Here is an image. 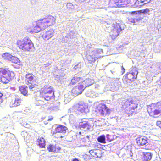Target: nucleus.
I'll use <instances>...</instances> for the list:
<instances>
[{
    "label": "nucleus",
    "mask_w": 161,
    "mask_h": 161,
    "mask_svg": "<svg viewBox=\"0 0 161 161\" xmlns=\"http://www.w3.org/2000/svg\"><path fill=\"white\" fill-rule=\"evenodd\" d=\"M148 140L147 137L144 136H140L136 139V141L137 144L138 146H143L147 144L148 142Z\"/></svg>",
    "instance_id": "obj_12"
},
{
    "label": "nucleus",
    "mask_w": 161,
    "mask_h": 161,
    "mask_svg": "<svg viewBox=\"0 0 161 161\" xmlns=\"http://www.w3.org/2000/svg\"><path fill=\"white\" fill-rule=\"evenodd\" d=\"M69 96V95H65L64 102H65V103H68L71 100L70 98H68V97Z\"/></svg>",
    "instance_id": "obj_43"
},
{
    "label": "nucleus",
    "mask_w": 161,
    "mask_h": 161,
    "mask_svg": "<svg viewBox=\"0 0 161 161\" xmlns=\"http://www.w3.org/2000/svg\"><path fill=\"white\" fill-rule=\"evenodd\" d=\"M86 0H79V1L80 2H84Z\"/></svg>",
    "instance_id": "obj_58"
},
{
    "label": "nucleus",
    "mask_w": 161,
    "mask_h": 161,
    "mask_svg": "<svg viewBox=\"0 0 161 161\" xmlns=\"http://www.w3.org/2000/svg\"><path fill=\"white\" fill-rule=\"evenodd\" d=\"M153 112L155 115L159 114L161 113V110L158 108L157 109L154 110Z\"/></svg>",
    "instance_id": "obj_42"
},
{
    "label": "nucleus",
    "mask_w": 161,
    "mask_h": 161,
    "mask_svg": "<svg viewBox=\"0 0 161 161\" xmlns=\"http://www.w3.org/2000/svg\"><path fill=\"white\" fill-rule=\"evenodd\" d=\"M123 29L120 24L117 22L114 23L110 33L112 39L113 40L115 39L119 35L120 32Z\"/></svg>",
    "instance_id": "obj_9"
},
{
    "label": "nucleus",
    "mask_w": 161,
    "mask_h": 161,
    "mask_svg": "<svg viewBox=\"0 0 161 161\" xmlns=\"http://www.w3.org/2000/svg\"><path fill=\"white\" fill-rule=\"evenodd\" d=\"M95 111L98 116H105L108 115L110 113L111 110L105 104H100L97 107Z\"/></svg>",
    "instance_id": "obj_6"
},
{
    "label": "nucleus",
    "mask_w": 161,
    "mask_h": 161,
    "mask_svg": "<svg viewBox=\"0 0 161 161\" xmlns=\"http://www.w3.org/2000/svg\"><path fill=\"white\" fill-rule=\"evenodd\" d=\"M28 83L27 84L28 87L29 89H31L34 88L35 86V85H36V82H28Z\"/></svg>",
    "instance_id": "obj_38"
},
{
    "label": "nucleus",
    "mask_w": 161,
    "mask_h": 161,
    "mask_svg": "<svg viewBox=\"0 0 161 161\" xmlns=\"http://www.w3.org/2000/svg\"><path fill=\"white\" fill-rule=\"evenodd\" d=\"M97 140L99 142L103 143H106L105 137L104 135H102L98 137Z\"/></svg>",
    "instance_id": "obj_30"
},
{
    "label": "nucleus",
    "mask_w": 161,
    "mask_h": 161,
    "mask_svg": "<svg viewBox=\"0 0 161 161\" xmlns=\"http://www.w3.org/2000/svg\"><path fill=\"white\" fill-rule=\"evenodd\" d=\"M152 69H153V71L157 72H160V70H161V63H158L156 64H154L152 65L150 67Z\"/></svg>",
    "instance_id": "obj_25"
},
{
    "label": "nucleus",
    "mask_w": 161,
    "mask_h": 161,
    "mask_svg": "<svg viewBox=\"0 0 161 161\" xmlns=\"http://www.w3.org/2000/svg\"><path fill=\"white\" fill-rule=\"evenodd\" d=\"M40 97L41 99L38 100V102L42 104L44 103V100L49 101L54 98L55 97L54 89L49 85L45 86L40 91Z\"/></svg>",
    "instance_id": "obj_2"
},
{
    "label": "nucleus",
    "mask_w": 161,
    "mask_h": 161,
    "mask_svg": "<svg viewBox=\"0 0 161 161\" xmlns=\"http://www.w3.org/2000/svg\"><path fill=\"white\" fill-rule=\"evenodd\" d=\"M149 11L148 9H146L144 10V12H147Z\"/></svg>",
    "instance_id": "obj_53"
},
{
    "label": "nucleus",
    "mask_w": 161,
    "mask_h": 161,
    "mask_svg": "<svg viewBox=\"0 0 161 161\" xmlns=\"http://www.w3.org/2000/svg\"><path fill=\"white\" fill-rule=\"evenodd\" d=\"M98 85H97V86H95V88H97V87H98Z\"/></svg>",
    "instance_id": "obj_61"
},
{
    "label": "nucleus",
    "mask_w": 161,
    "mask_h": 161,
    "mask_svg": "<svg viewBox=\"0 0 161 161\" xmlns=\"http://www.w3.org/2000/svg\"><path fill=\"white\" fill-rule=\"evenodd\" d=\"M54 32V30L53 29H50L44 34L42 37L45 40H48L53 36Z\"/></svg>",
    "instance_id": "obj_19"
},
{
    "label": "nucleus",
    "mask_w": 161,
    "mask_h": 161,
    "mask_svg": "<svg viewBox=\"0 0 161 161\" xmlns=\"http://www.w3.org/2000/svg\"><path fill=\"white\" fill-rule=\"evenodd\" d=\"M87 58L89 63H94L97 59L93 54H92L91 53L90 54L87 56Z\"/></svg>",
    "instance_id": "obj_29"
},
{
    "label": "nucleus",
    "mask_w": 161,
    "mask_h": 161,
    "mask_svg": "<svg viewBox=\"0 0 161 161\" xmlns=\"http://www.w3.org/2000/svg\"><path fill=\"white\" fill-rule=\"evenodd\" d=\"M138 72L136 67H133L131 69L130 72H128L125 76L127 79V82L133 81L137 77Z\"/></svg>",
    "instance_id": "obj_11"
},
{
    "label": "nucleus",
    "mask_w": 161,
    "mask_h": 161,
    "mask_svg": "<svg viewBox=\"0 0 161 161\" xmlns=\"http://www.w3.org/2000/svg\"><path fill=\"white\" fill-rule=\"evenodd\" d=\"M25 110H24V112H23V113H24V114H25V113L24 112H25Z\"/></svg>",
    "instance_id": "obj_64"
},
{
    "label": "nucleus",
    "mask_w": 161,
    "mask_h": 161,
    "mask_svg": "<svg viewBox=\"0 0 161 161\" xmlns=\"http://www.w3.org/2000/svg\"><path fill=\"white\" fill-rule=\"evenodd\" d=\"M72 161H79L77 158H74L72 159Z\"/></svg>",
    "instance_id": "obj_54"
},
{
    "label": "nucleus",
    "mask_w": 161,
    "mask_h": 161,
    "mask_svg": "<svg viewBox=\"0 0 161 161\" xmlns=\"http://www.w3.org/2000/svg\"><path fill=\"white\" fill-rule=\"evenodd\" d=\"M98 93H97L95 92H92L91 95H89L88 94H87V96L88 97H92L93 98L96 97H98Z\"/></svg>",
    "instance_id": "obj_41"
},
{
    "label": "nucleus",
    "mask_w": 161,
    "mask_h": 161,
    "mask_svg": "<svg viewBox=\"0 0 161 161\" xmlns=\"http://www.w3.org/2000/svg\"><path fill=\"white\" fill-rule=\"evenodd\" d=\"M91 53L92 54H93L97 59H98L103 56L101 55L103 53V50L101 49L94 50Z\"/></svg>",
    "instance_id": "obj_20"
},
{
    "label": "nucleus",
    "mask_w": 161,
    "mask_h": 161,
    "mask_svg": "<svg viewBox=\"0 0 161 161\" xmlns=\"http://www.w3.org/2000/svg\"><path fill=\"white\" fill-rule=\"evenodd\" d=\"M12 74L13 73L7 69H0V81L5 84L8 83L11 80Z\"/></svg>",
    "instance_id": "obj_5"
},
{
    "label": "nucleus",
    "mask_w": 161,
    "mask_h": 161,
    "mask_svg": "<svg viewBox=\"0 0 161 161\" xmlns=\"http://www.w3.org/2000/svg\"><path fill=\"white\" fill-rule=\"evenodd\" d=\"M155 106L161 110V101L156 103L155 105Z\"/></svg>",
    "instance_id": "obj_45"
},
{
    "label": "nucleus",
    "mask_w": 161,
    "mask_h": 161,
    "mask_svg": "<svg viewBox=\"0 0 161 161\" xmlns=\"http://www.w3.org/2000/svg\"><path fill=\"white\" fill-rule=\"evenodd\" d=\"M47 148L49 151L53 152H58L61 149L60 147H57L55 145L53 144L49 145Z\"/></svg>",
    "instance_id": "obj_26"
},
{
    "label": "nucleus",
    "mask_w": 161,
    "mask_h": 161,
    "mask_svg": "<svg viewBox=\"0 0 161 161\" xmlns=\"http://www.w3.org/2000/svg\"><path fill=\"white\" fill-rule=\"evenodd\" d=\"M153 161H160V160L159 158H156Z\"/></svg>",
    "instance_id": "obj_52"
},
{
    "label": "nucleus",
    "mask_w": 161,
    "mask_h": 161,
    "mask_svg": "<svg viewBox=\"0 0 161 161\" xmlns=\"http://www.w3.org/2000/svg\"><path fill=\"white\" fill-rule=\"evenodd\" d=\"M39 161H50V159L48 157H44L43 156H41L40 158Z\"/></svg>",
    "instance_id": "obj_36"
},
{
    "label": "nucleus",
    "mask_w": 161,
    "mask_h": 161,
    "mask_svg": "<svg viewBox=\"0 0 161 161\" xmlns=\"http://www.w3.org/2000/svg\"><path fill=\"white\" fill-rule=\"evenodd\" d=\"M151 0H141L140 1H142L144 4H145L149 2Z\"/></svg>",
    "instance_id": "obj_47"
},
{
    "label": "nucleus",
    "mask_w": 161,
    "mask_h": 161,
    "mask_svg": "<svg viewBox=\"0 0 161 161\" xmlns=\"http://www.w3.org/2000/svg\"><path fill=\"white\" fill-rule=\"evenodd\" d=\"M3 96V94L0 92V103H1L3 101V99L2 98Z\"/></svg>",
    "instance_id": "obj_48"
},
{
    "label": "nucleus",
    "mask_w": 161,
    "mask_h": 161,
    "mask_svg": "<svg viewBox=\"0 0 161 161\" xmlns=\"http://www.w3.org/2000/svg\"><path fill=\"white\" fill-rule=\"evenodd\" d=\"M142 159L144 160L148 161L152 158L153 154L151 153L143 152Z\"/></svg>",
    "instance_id": "obj_24"
},
{
    "label": "nucleus",
    "mask_w": 161,
    "mask_h": 161,
    "mask_svg": "<svg viewBox=\"0 0 161 161\" xmlns=\"http://www.w3.org/2000/svg\"><path fill=\"white\" fill-rule=\"evenodd\" d=\"M122 69V74H123L125 72V69L123 68V66H122V69Z\"/></svg>",
    "instance_id": "obj_51"
},
{
    "label": "nucleus",
    "mask_w": 161,
    "mask_h": 161,
    "mask_svg": "<svg viewBox=\"0 0 161 161\" xmlns=\"http://www.w3.org/2000/svg\"><path fill=\"white\" fill-rule=\"evenodd\" d=\"M68 130L67 128L64 126L62 125H59L55 128V130L56 132H61L65 133Z\"/></svg>",
    "instance_id": "obj_22"
},
{
    "label": "nucleus",
    "mask_w": 161,
    "mask_h": 161,
    "mask_svg": "<svg viewBox=\"0 0 161 161\" xmlns=\"http://www.w3.org/2000/svg\"><path fill=\"white\" fill-rule=\"evenodd\" d=\"M109 136V135L108 134H107L106 136H107V137H108Z\"/></svg>",
    "instance_id": "obj_62"
},
{
    "label": "nucleus",
    "mask_w": 161,
    "mask_h": 161,
    "mask_svg": "<svg viewBox=\"0 0 161 161\" xmlns=\"http://www.w3.org/2000/svg\"><path fill=\"white\" fill-rule=\"evenodd\" d=\"M130 156H132V153L131 152H130Z\"/></svg>",
    "instance_id": "obj_59"
},
{
    "label": "nucleus",
    "mask_w": 161,
    "mask_h": 161,
    "mask_svg": "<svg viewBox=\"0 0 161 161\" xmlns=\"http://www.w3.org/2000/svg\"><path fill=\"white\" fill-rule=\"evenodd\" d=\"M138 104L133 100H128L122 104V108L124 109L126 114H132L136 113Z\"/></svg>",
    "instance_id": "obj_4"
},
{
    "label": "nucleus",
    "mask_w": 161,
    "mask_h": 161,
    "mask_svg": "<svg viewBox=\"0 0 161 161\" xmlns=\"http://www.w3.org/2000/svg\"><path fill=\"white\" fill-rule=\"evenodd\" d=\"M81 140L84 143L86 142H89L90 141L89 136H85L81 138Z\"/></svg>",
    "instance_id": "obj_39"
},
{
    "label": "nucleus",
    "mask_w": 161,
    "mask_h": 161,
    "mask_svg": "<svg viewBox=\"0 0 161 161\" xmlns=\"http://www.w3.org/2000/svg\"><path fill=\"white\" fill-rule=\"evenodd\" d=\"M113 1V5H111V2L109 3L110 7H116V6L126 5L130 2V0H114Z\"/></svg>",
    "instance_id": "obj_13"
},
{
    "label": "nucleus",
    "mask_w": 161,
    "mask_h": 161,
    "mask_svg": "<svg viewBox=\"0 0 161 161\" xmlns=\"http://www.w3.org/2000/svg\"><path fill=\"white\" fill-rule=\"evenodd\" d=\"M22 99L21 97L17 96L15 98L14 102L12 103H10V107H17L20 105L21 103Z\"/></svg>",
    "instance_id": "obj_21"
},
{
    "label": "nucleus",
    "mask_w": 161,
    "mask_h": 161,
    "mask_svg": "<svg viewBox=\"0 0 161 161\" xmlns=\"http://www.w3.org/2000/svg\"><path fill=\"white\" fill-rule=\"evenodd\" d=\"M10 61L12 63L16 64L19 65L20 64V60L18 58L15 56H13Z\"/></svg>",
    "instance_id": "obj_31"
},
{
    "label": "nucleus",
    "mask_w": 161,
    "mask_h": 161,
    "mask_svg": "<svg viewBox=\"0 0 161 161\" xmlns=\"http://www.w3.org/2000/svg\"><path fill=\"white\" fill-rule=\"evenodd\" d=\"M71 110L75 112H80L82 113H87L89 111L87 104L84 103H80L78 104L73 106Z\"/></svg>",
    "instance_id": "obj_7"
},
{
    "label": "nucleus",
    "mask_w": 161,
    "mask_h": 161,
    "mask_svg": "<svg viewBox=\"0 0 161 161\" xmlns=\"http://www.w3.org/2000/svg\"><path fill=\"white\" fill-rule=\"evenodd\" d=\"M50 65V63H48V66H49Z\"/></svg>",
    "instance_id": "obj_60"
},
{
    "label": "nucleus",
    "mask_w": 161,
    "mask_h": 161,
    "mask_svg": "<svg viewBox=\"0 0 161 161\" xmlns=\"http://www.w3.org/2000/svg\"><path fill=\"white\" fill-rule=\"evenodd\" d=\"M111 71L112 73L113 74H114L115 72V71L114 70H111Z\"/></svg>",
    "instance_id": "obj_57"
},
{
    "label": "nucleus",
    "mask_w": 161,
    "mask_h": 161,
    "mask_svg": "<svg viewBox=\"0 0 161 161\" xmlns=\"http://www.w3.org/2000/svg\"><path fill=\"white\" fill-rule=\"evenodd\" d=\"M156 125L160 128L161 130V121H157Z\"/></svg>",
    "instance_id": "obj_46"
},
{
    "label": "nucleus",
    "mask_w": 161,
    "mask_h": 161,
    "mask_svg": "<svg viewBox=\"0 0 161 161\" xmlns=\"http://www.w3.org/2000/svg\"><path fill=\"white\" fill-rule=\"evenodd\" d=\"M85 88L81 84L74 87L72 90V93L74 95H77L81 93Z\"/></svg>",
    "instance_id": "obj_14"
},
{
    "label": "nucleus",
    "mask_w": 161,
    "mask_h": 161,
    "mask_svg": "<svg viewBox=\"0 0 161 161\" xmlns=\"http://www.w3.org/2000/svg\"><path fill=\"white\" fill-rule=\"evenodd\" d=\"M38 141H37L36 143L37 145H39L41 148H43L44 147L45 145V142L44 138L41 137L39 139H38Z\"/></svg>",
    "instance_id": "obj_27"
},
{
    "label": "nucleus",
    "mask_w": 161,
    "mask_h": 161,
    "mask_svg": "<svg viewBox=\"0 0 161 161\" xmlns=\"http://www.w3.org/2000/svg\"><path fill=\"white\" fill-rule=\"evenodd\" d=\"M79 126L82 130L86 131L91 128V126L87 121H83L79 123Z\"/></svg>",
    "instance_id": "obj_15"
},
{
    "label": "nucleus",
    "mask_w": 161,
    "mask_h": 161,
    "mask_svg": "<svg viewBox=\"0 0 161 161\" xmlns=\"http://www.w3.org/2000/svg\"><path fill=\"white\" fill-rule=\"evenodd\" d=\"M27 87L25 86H20L19 90L21 93L24 95H26L28 93Z\"/></svg>",
    "instance_id": "obj_28"
},
{
    "label": "nucleus",
    "mask_w": 161,
    "mask_h": 161,
    "mask_svg": "<svg viewBox=\"0 0 161 161\" xmlns=\"http://www.w3.org/2000/svg\"><path fill=\"white\" fill-rule=\"evenodd\" d=\"M147 109V111H148V112L151 113V111H152L151 108H150L149 107H148Z\"/></svg>",
    "instance_id": "obj_50"
},
{
    "label": "nucleus",
    "mask_w": 161,
    "mask_h": 161,
    "mask_svg": "<svg viewBox=\"0 0 161 161\" xmlns=\"http://www.w3.org/2000/svg\"><path fill=\"white\" fill-rule=\"evenodd\" d=\"M5 134L6 136V141H10V137L11 136V134L10 133H7Z\"/></svg>",
    "instance_id": "obj_44"
},
{
    "label": "nucleus",
    "mask_w": 161,
    "mask_h": 161,
    "mask_svg": "<svg viewBox=\"0 0 161 161\" xmlns=\"http://www.w3.org/2000/svg\"><path fill=\"white\" fill-rule=\"evenodd\" d=\"M79 134H81V132H79Z\"/></svg>",
    "instance_id": "obj_63"
},
{
    "label": "nucleus",
    "mask_w": 161,
    "mask_h": 161,
    "mask_svg": "<svg viewBox=\"0 0 161 161\" xmlns=\"http://www.w3.org/2000/svg\"><path fill=\"white\" fill-rule=\"evenodd\" d=\"M2 56L5 59L8 60L10 61L13 56L10 54L7 53H5L3 54Z\"/></svg>",
    "instance_id": "obj_34"
},
{
    "label": "nucleus",
    "mask_w": 161,
    "mask_h": 161,
    "mask_svg": "<svg viewBox=\"0 0 161 161\" xmlns=\"http://www.w3.org/2000/svg\"><path fill=\"white\" fill-rule=\"evenodd\" d=\"M82 63H79L74 67V69L75 70H78V71H79L80 70V69L82 67Z\"/></svg>",
    "instance_id": "obj_40"
},
{
    "label": "nucleus",
    "mask_w": 161,
    "mask_h": 161,
    "mask_svg": "<svg viewBox=\"0 0 161 161\" xmlns=\"http://www.w3.org/2000/svg\"><path fill=\"white\" fill-rule=\"evenodd\" d=\"M92 92L91 91H87L86 93V95L87 96V94H88L89 95H91L92 94Z\"/></svg>",
    "instance_id": "obj_49"
},
{
    "label": "nucleus",
    "mask_w": 161,
    "mask_h": 161,
    "mask_svg": "<svg viewBox=\"0 0 161 161\" xmlns=\"http://www.w3.org/2000/svg\"><path fill=\"white\" fill-rule=\"evenodd\" d=\"M75 33L74 31H68L66 33V35L65 36H63V39L64 42H67V41L69 39L74 38L75 37Z\"/></svg>",
    "instance_id": "obj_16"
},
{
    "label": "nucleus",
    "mask_w": 161,
    "mask_h": 161,
    "mask_svg": "<svg viewBox=\"0 0 161 161\" xmlns=\"http://www.w3.org/2000/svg\"><path fill=\"white\" fill-rule=\"evenodd\" d=\"M123 29L120 24L117 22L114 23L110 33L112 39L113 40L115 39L119 35L120 32Z\"/></svg>",
    "instance_id": "obj_8"
},
{
    "label": "nucleus",
    "mask_w": 161,
    "mask_h": 161,
    "mask_svg": "<svg viewBox=\"0 0 161 161\" xmlns=\"http://www.w3.org/2000/svg\"><path fill=\"white\" fill-rule=\"evenodd\" d=\"M25 81L27 82H37L36 77L32 73H28L26 74L25 76Z\"/></svg>",
    "instance_id": "obj_17"
},
{
    "label": "nucleus",
    "mask_w": 161,
    "mask_h": 161,
    "mask_svg": "<svg viewBox=\"0 0 161 161\" xmlns=\"http://www.w3.org/2000/svg\"><path fill=\"white\" fill-rule=\"evenodd\" d=\"M94 80L88 78L85 80L84 81L82 82L81 84L85 88L91 85L94 83Z\"/></svg>",
    "instance_id": "obj_23"
},
{
    "label": "nucleus",
    "mask_w": 161,
    "mask_h": 161,
    "mask_svg": "<svg viewBox=\"0 0 161 161\" xmlns=\"http://www.w3.org/2000/svg\"><path fill=\"white\" fill-rule=\"evenodd\" d=\"M65 5L67 9H69L73 8L74 6L73 4L71 3H68L67 4L64 3V4L63 7H64Z\"/></svg>",
    "instance_id": "obj_37"
},
{
    "label": "nucleus",
    "mask_w": 161,
    "mask_h": 161,
    "mask_svg": "<svg viewBox=\"0 0 161 161\" xmlns=\"http://www.w3.org/2000/svg\"><path fill=\"white\" fill-rule=\"evenodd\" d=\"M53 119V118L52 117L51 118L48 119V121H51V120H52Z\"/></svg>",
    "instance_id": "obj_55"
},
{
    "label": "nucleus",
    "mask_w": 161,
    "mask_h": 161,
    "mask_svg": "<svg viewBox=\"0 0 161 161\" xmlns=\"http://www.w3.org/2000/svg\"><path fill=\"white\" fill-rule=\"evenodd\" d=\"M129 14H130V16L128 18L129 22L133 23L135 25H136V22H139L143 18L139 11L130 12Z\"/></svg>",
    "instance_id": "obj_10"
},
{
    "label": "nucleus",
    "mask_w": 161,
    "mask_h": 161,
    "mask_svg": "<svg viewBox=\"0 0 161 161\" xmlns=\"http://www.w3.org/2000/svg\"><path fill=\"white\" fill-rule=\"evenodd\" d=\"M159 82L160 83V86L161 87V77H160V79H159Z\"/></svg>",
    "instance_id": "obj_56"
},
{
    "label": "nucleus",
    "mask_w": 161,
    "mask_h": 161,
    "mask_svg": "<svg viewBox=\"0 0 161 161\" xmlns=\"http://www.w3.org/2000/svg\"><path fill=\"white\" fill-rule=\"evenodd\" d=\"M80 78L74 76L73 78L71 80L70 84L74 85L75 83L79 81L80 80Z\"/></svg>",
    "instance_id": "obj_33"
},
{
    "label": "nucleus",
    "mask_w": 161,
    "mask_h": 161,
    "mask_svg": "<svg viewBox=\"0 0 161 161\" xmlns=\"http://www.w3.org/2000/svg\"><path fill=\"white\" fill-rule=\"evenodd\" d=\"M55 18L51 15H49L45 18L38 21L37 24L39 25H36L35 26L31 27V33H36L40 31L41 30H44L49 26L53 25L55 22Z\"/></svg>",
    "instance_id": "obj_1"
},
{
    "label": "nucleus",
    "mask_w": 161,
    "mask_h": 161,
    "mask_svg": "<svg viewBox=\"0 0 161 161\" xmlns=\"http://www.w3.org/2000/svg\"><path fill=\"white\" fill-rule=\"evenodd\" d=\"M141 0H137L136 1L134 4V7H137L143 6L144 5L143 3Z\"/></svg>",
    "instance_id": "obj_35"
},
{
    "label": "nucleus",
    "mask_w": 161,
    "mask_h": 161,
    "mask_svg": "<svg viewBox=\"0 0 161 161\" xmlns=\"http://www.w3.org/2000/svg\"><path fill=\"white\" fill-rule=\"evenodd\" d=\"M89 153L91 155L97 158H100L102 157V153L100 150H91L89 151Z\"/></svg>",
    "instance_id": "obj_18"
},
{
    "label": "nucleus",
    "mask_w": 161,
    "mask_h": 161,
    "mask_svg": "<svg viewBox=\"0 0 161 161\" xmlns=\"http://www.w3.org/2000/svg\"><path fill=\"white\" fill-rule=\"evenodd\" d=\"M17 44L20 49L24 51H31L34 48L33 43L28 37H26L22 40H18Z\"/></svg>",
    "instance_id": "obj_3"
},
{
    "label": "nucleus",
    "mask_w": 161,
    "mask_h": 161,
    "mask_svg": "<svg viewBox=\"0 0 161 161\" xmlns=\"http://www.w3.org/2000/svg\"><path fill=\"white\" fill-rule=\"evenodd\" d=\"M114 84V88L113 91H117L119 89V88L121 87V82L117 80Z\"/></svg>",
    "instance_id": "obj_32"
}]
</instances>
